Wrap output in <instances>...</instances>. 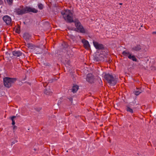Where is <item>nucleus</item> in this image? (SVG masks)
<instances>
[{"label": "nucleus", "instance_id": "17", "mask_svg": "<svg viewBox=\"0 0 156 156\" xmlns=\"http://www.w3.org/2000/svg\"><path fill=\"white\" fill-rule=\"evenodd\" d=\"M137 103H136V101L134 100L132 102H131L127 105H129L130 106V107H132V106H134L135 105H136Z\"/></svg>", "mask_w": 156, "mask_h": 156}, {"label": "nucleus", "instance_id": "29", "mask_svg": "<svg viewBox=\"0 0 156 156\" xmlns=\"http://www.w3.org/2000/svg\"><path fill=\"white\" fill-rule=\"evenodd\" d=\"M16 118L17 117H19V116H18V115H17V114H16Z\"/></svg>", "mask_w": 156, "mask_h": 156}, {"label": "nucleus", "instance_id": "20", "mask_svg": "<svg viewBox=\"0 0 156 156\" xmlns=\"http://www.w3.org/2000/svg\"><path fill=\"white\" fill-rule=\"evenodd\" d=\"M38 8L40 9H42L43 8V5L42 4H39L38 5Z\"/></svg>", "mask_w": 156, "mask_h": 156}, {"label": "nucleus", "instance_id": "27", "mask_svg": "<svg viewBox=\"0 0 156 156\" xmlns=\"http://www.w3.org/2000/svg\"><path fill=\"white\" fill-rule=\"evenodd\" d=\"M15 143V142H12V144H14Z\"/></svg>", "mask_w": 156, "mask_h": 156}, {"label": "nucleus", "instance_id": "24", "mask_svg": "<svg viewBox=\"0 0 156 156\" xmlns=\"http://www.w3.org/2000/svg\"><path fill=\"white\" fill-rule=\"evenodd\" d=\"M151 69L152 70H155L156 69V68L154 66H152L151 67Z\"/></svg>", "mask_w": 156, "mask_h": 156}, {"label": "nucleus", "instance_id": "26", "mask_svg": "<svg viewBox=\"0 0 156 156\" xmlns=\"http://www.w3.org/2000/svg\"><path fill=\"white\" fill-rule=\"evenodd\" d=\"M153 34H156V31H154L152 32Z\"/></svg>", "mask_w": 156, "mask_h": 156}, {"label": "nucleus", "instance_id": "8", "mask_svg": "<svg viewBox=\"0 0 156 156\" xmlns=\"http://www.w3.org/2000/svg\"><path fill=\"white\" fill-rule=\"evenodd\" d=\"M86 80L90 83H92L94 82V78L93 76L91 74H88L86 77Z\"/></svg>", "mask_w": 156, "mask_h": 156}, {"label": "nucleus", "instance_id": "9", "mask_svg": "<svg viewBox=\"0 0 156 156\" xmlns=\"http://www.w3.org/2000/svg\"><path fill=\"white\" fill-rule=\"evenodd\" d=\"M82 42L83 44L84 47L87 48L89 49L90 47V45L88 41L85 39H83L82 41Z\"/></svg>", "mask_w": 156, "mask_h": 156}, {"label": "nucleus", "instance_id": "30", "mask_svg": "<svg viewBox=\"0 0 156 156\" xmlns=\"http://www.w3.org/2000/svg\"><path fill=\"white\" fill-rule=\"evenodd\" d=\"M120 4V5H122V3H120V4Z\"/></svg>", "mask_w": 156, "mask_h": 156}, {"label": "nucleus", "instance_id": "19", "mask_svg": "<svg viewBox=\"0 0 156 156\" xmlns=\"http://www.w3.org/2000/svg\"><path fill=\"white\" fill-rule=\"evenodd\" d=\"M16 116H13L10 118V119L12 121V125H14L15 124V121L14 119H16Z\"/></svg>", "mask_w": 156, "mask_h": 156}, {"label": "nucleus", "instance_id": "6", "mask_svg": "<svg viewBox=\"0 0 156 156\" xmlns=\"http://www.w3.org/2000/svg\"><path fill=\"white\" fill-rule=\"evenodd\" d=\"M93 43L94 47L97 49L102 50L104 48V45L102 44L94 41H93Z\"/></svg>", "mask_w": 156, "mask_h": 156}, {"label": "nucleus", "instance_id": "2", "mask_svg": "<svg viewBox=\"0 0 156 156\" xmlns=\"http://www.w3.org/2000/svg\"><path fill=\"white\" fill-rule=\"evenodd\" d=\"M16 11L18 15H22L29 12L36 13L38 12L37 10L34 8L28 6L23 7V6H21L16 9Z\"/></svg>", "mask_w": 156, "mask_h": 156}, {"label": "nucleus", "instance_id": "21", "mask_svg": "<svg viewBox=\"0 0 156 156\" xmlns=\"http://www.w3.org/2000/svg\"><path fill=\"white\" fill-rule=\"evenodd\" d=\"M16 32L18 33H20V28L19 27H17L16 30Z\"/></svg>", "mask_w": 156, "mask_h": 156}, {"label": "nucleus", "instance_id": "15", "mask_svg": "<svg viewBox=\"0 0 156 156\" xmlns=\"http://www.w3.org/2000/svg\"><path fill=\"white\" fill-rule=\"evenodd\" d=\"M106 60V57L103 55H100L98 57V59L97 60V61H103Z\"/></svg>", "mask_w": 156, "mask_h": 156}, {"label": "nucleus", "instance_id": "4", "mask_svg": "<svg viewBox=\"0 0 156 156\" xmlns=\"http://www.w3.org/2000/svg\"><path fill=\"white\" fill-rule=\"evenodd\" d=\"M16 80V79L15 78L5 77L3 79L4 85L6 87L10 88Z\"/></svg>", "mask_w": 156, "mask_h": 156}, {"label": "nucleus", "instance_id": "5", "mask_svg": "<svg viewBox=\"0 0 156 156\" xmlns=\"http://www.w3.org/2000/svg\"><path fill=\"white\" fill-rule=\"evenodd\" d=\"M122 55L125 57H127L129 59L133 61L136 62L137 59L135 56L132 55L128 51H124L122 52Z\"/></svg>", "mask_w": 156, "mask_h": 156}, {"label": "nucleus", "instance_id": "16", "mask_svg": "<svg viewBox=\"0 0 156 156\" xmlns=\"http://www.w3.org/2000/svg\"><path fill=\"white\" fill-rule=\"evenodd\" d=\"M44 93L47 95H51L52 93L51 90L49 88H46L44 90Z\"/></svg>", "mask_w": 156, "mask_h": 156}, {"label": "nucleus", "instance_id": "13", "mask_svg": "<svg viewBox=\"0 0 156 156\" xmlns=\"http://www.w3.org/2000/svg\"><path fill=\"white\" fill-rule=\"evenodd\" d=\"M141 46L139 45H137L133 47L132 48V50L133 51H137L141 50Z\"/></svg>", "mask_w": 156, "mask_h": 156}, {"label": "nucleus", "instance_id": "14", "mask_svg": "<svg viewBox=\"0 0 156 156\" xmlns=\"http://www.w3.org/2000/svg\"><path fill=\"white\" fill-rule=\"evenodd\" d=\"M79 88V86L76 85H73L71 89V91L73 93H76Z\"/></svg>", "mask_w": 156, "mask_h": 156}, {"label": "nucleus", "instance_id": "18", "mask_svg": "<svg viewBox=\"0 0 156 156\" xmlns=\"http://www.w3.org/2000/svg\"><path fill=\"white\" fill-rule=\"evenodd\" d=\"M142 90L140 89H137L135 91V94L136 95H139L140 93L142 92Z\"/></svg>", "mask_w": 156, "mask_h": 156}, {"label": "nucleus", "instance_id": "22", "mask_svg": "<svg viewBox=\"0 0 156 156\" xmlns=\"http://www.w3.org/2000/svg\"><path fill=\"white\" fill-rule=\"evenodd\" d=\"M8 3L10 5L13 2V0H6Z\"/></svg>", "mask_w": 156, "mask_h": 156}, {"label": "nucleus", "instance_id": "7", "mask_svg": "<svg viewBox=\"0 0 156 156\" xmlns=\"http://www.w3.org/2000/svg\"><path fill=\"white\" fill-rule=\"evenodd\" d=\"M3 20L7 25L10 24L11 22V17L7 15L4 16L3 17Z\"/></svg>", "mask_w": 156, "mask_h": 156}, {"label": "nucleus", "instance_id": "25", "mask_svg": "<svg viewBox=\"0 0 156 156\" xmlns=\"http://www.w3.org/2000/svg\"><path fill=\"white\" fill-rule=\"evenodd\" d=\"M69 101L72 102L73 101V99L72 98H69Z\"/></svg>", "mask_w": 156, "mask_h": 156}, {"label": "nucleus", "instance_id": "1", "mask_svg": "<svg viewBox=\"0 0 156 156\" xmlns=\"http://www.w3.org/2000/svg\"><path fill=\"white\" fill-rule=\"evenodd\" d=\"M61 13L65 20L69 23L74 22L76 27V28L75 29V31L83 34L87 33V30L84 28L78 20H73V13L70 10L68 9L62 11Z\"/></svg>", "mask_w": 156, "mask_h": 156}, {"label": "nucleus", "instance_id": "23", "mask_svg": "<svg viewBox=\"0 0 156 156\" xmlns=\"http://www.w3.org/2000/svg\"><path fill=\"white\" fill-rule=\"evenodd\" d=\"M64 45V46L63 47L64 48H66L68 47V45L67 44H66V43H64L63 44V45Z\"/></svg>", "mask_w": 156, "mask_h": 156}, {"label": "nucleus", "instance_id": "28", "mask_svg": "<svg viewBox=\"0 0 156 156\" xmlns=\"http://www.w3.org/2000/svg\"><path fill=\"white\" fill-rule=\"evenodd\" d=\"M30 44H28V47L30 46Z\"/></svg>", "mask_w": 156, "mask_h": 156}, {"label": "nucleus", "instance_id": "3", "mask_svg": "<svg viewBox=\"0 0 156 156\" xmlns=\"http://www.w3.org/2000/svg\"><path fill=\"white\" fill-rule=\"evenodd\" d=\"M104 78L110 85L114 86L117 83V79L114 77L112 74H106L104 76Z\"/></svg>", "mask_w": 156, "mask_h": 156}, {"label": "nucleus", "instance_id": "12", "mask_svg": "<svg viewBox=\"0 0 156 156\" xmlns=\"http://www.w3.org/2000/svg\"><path fill=\"white\" fill-rule=\"evenodd\" d=\"M23 37L26 41H27L30 38V36L29 33H26L23 34Z\"/></svg>", "mask_w": 156, "mask_h": 156}, {"label": "nucleus", "instance_id": "10", "mask_svg": "<svg viewBox=\"0 0 156 156\" xmlns=\"http://www.w3.org/2000/svg\"><path fill=\"white\" fill-rule=\"evenodd\" d=\"M13 55L16 57H19L22 55V53L20 51H14L12 52Z\"/></svg>", "mask_w": 156, "mask_h": 156}, {"label": "nucleus", "instance_id": "11", "mask_svg": "<svg viewBox=\"0 0 156 156\" xmlns=\"http://www.w3.org/2000/svg\"><path fill=\"white\" fill-rule=\"evenodd\" d=\"M126 108V110L127 112L130 113L131 114L134 113V111L131 107H130V105H127Z\"/></svg>", "mask_w": 156, "mask_h": 156}]
</instances>
